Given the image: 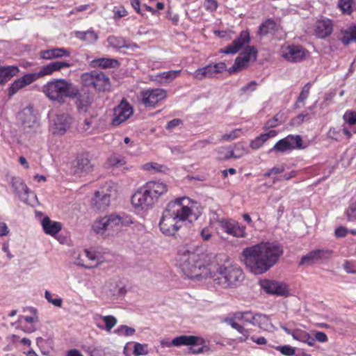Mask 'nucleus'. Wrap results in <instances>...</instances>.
Instances as JSON below:
<instances>
[{"label":"nucleus","mask_w":356,"mask_h":356,"mask_svg":"<svg viewBox=\"0 0 356 356\" xmlns=\"http://www.w3.org/2000/svg\"><path fill=\"white\" fill-rule=\"evenodd\" d=\"M107 41L109 46L114 49H129L130 47V44L122 37L111 35L107 38Z\"/></svg>","instance_id":"obj_38"},{"label":"nucleus","mask_w":356,"mask_h":356,"mask_svg":"<svg viewBox=\"0 0 356 356\" xmlns=\"http://www.w3.org/2000/svg\"><path fill=\"white\" fill-rule=\"evenodd\" d=\"M204 343L203 344L200 345L201 347L199 348H195V346H191V347L189 348V352L192 354L195 355L208 352L209 350V348Z\"/></svg>","instance_id":"obj_57"},{"label":"nucleus","mask_w":356,"mask_h":356,"mask_svg":"<svg viewBox=\"0 0 356 356\" xmlns=\"http://www.w3.org/2000/svg\"><path fill=\"white\" fill-rule=\"evenodd\" d=\"M10 184L13 188L14 192L17 194L20 200L27 202L29 194L31 192L27 187L24 181L18 177H13L10 180Z\"/></svg>","instance_id":"obj_22"},{"label":"nucleus","mask_w":356,"mask_h":356,"mask_svg":"<svg viewBox=\"0 0 356 356\" xmlns=\"http://www.w3.org/2000/svg\"><path fill=\"white\" fill-rule=\"evenodd\" d=\"M125 159L119 154H113L107 160V164L110 167H120L126 163Z\"/></svg>","instance_id":"obj_42"},{"label":"nucleus","mask_w":356,"mask_h":356,"mask_svg":"<svg viewBox=\"0 0 356 356\" xmlns=\"http://www.w3.org/2000/svg\"><path fill=\"white\" fill-rule=\"evenodd\" d=\"M263 330H268L269 327H273L269 317L267 315L261 314H256L254 325Z\"/></svg>","instance_id":"obj_40"},{"label":"nucleus","mask_w":356,"mask_h":356,"mask_svg":"<svg viewBox=\"0 0 356 356\" xmlns=\"http://www.w3.org/2000/svg\"><path fill=\"white\" fill-rule=\"evenodd\" d=\"M313 338L314 339V343H316V341H318V342L321 343H325L328 340L325 333L321 331L316 332L314 337Z\"/></svg>","instance_id":"obj_63"},{"label":"nucleus","mask_w":356,"mask_h":356,"mask_svg":"<svg viewBox=\"0 0 356 356\" xmlns=\"http://www.w3.org/2000/svg\"><path fill=\"white\" fill-rule=\"evenodd\" d=\"M260 286L268 293L280 296H288L290 293L288 285L284 282L264 280L260 282Z\"/></svg>","instance_id":"obj_13"},{"label":"nucleus","mask_w":356,"mask_h":356,"mask_svg":"<svg viewBox=\"0 0 356 356\" xmlns=\"http://www.w3.org/2000/svg\"><path fill=\"white\" fill-rule=\"evenodd\" d=\"M44 297L49 302H51L56 307H60L62 306L63 300L60 298H52L51 293L49 291L44 292Z\"/></svg>","instance_id":"obj_53"},{"label":"nucleus","mask_w":356,"mask_h":356,"mask_svg":"<svg viewBox=\"0 0 356 356\" xmlns=\"http://www.w3.org/2000/svg\"><path fill=\"white\" fill-rule=\"evenodd\" d=\"M76 105L79 113H86L92 102V98L88 93L81 94L78 92Z\"/></svg>","instance_id":"obj_30"},{"label":"nucleus","mask_w":356,"mask_h":356,"mask_svg":"<svg viewBox=\"0 0 356 356\" xmlns=\"http://www.w3.org/2000/svg\"><path fill=\"white\" fill-rule=\"evenodd\" d=\"M204 343V339L200 337L193 335H181L174 338L170 342L162 341V345L167 347L181 346H198Z\"/></svg>","instance_id":"obj_17"},{"label":"nucleus","mask_w":356,"mask_h":356,"mask_svg":"<svg viewBox=\"0 0 356 356\" xmlns=\"http://www.w3.org/2000/svg\"><path fill=\"white\" fill-rule=\"evenodd\" d=\"M302 140L299 135H289L286 137L277 141L273 147L270 150L280 152L291 151L295 149H302Z\"/></svg>","instance_id":"obj_10"},{"label":"nucleus","mask_w":356,"mask_h":356,"mask_svg":"<svg viewBox=\"0 0 356 356\" xmlns=\"http://www.w3.org/2000/svg\"><path fill=\"white\" fill-rule=\"evenodd\" d=\"M241 129H236L231 131L229 134H224L221 136V140H232L236 139L240 136Z\"/></svg>","instance_id":"obj_54"},{"label":"nucleus","mask_w":356,"mask_h":356,"mask_svg":"<svg viewBox=\"0 0 356 356\" xmlns=\"http://www.w3.org/2000/svg\"><path fill=\"white\" fill-rule=\"evenodd\" d=\"M39 78L37 73L26 74L19 79H16L8 88V95L10 98L18 90L32 83Z\"/></svg>","instance_id":"obj_19"},{"label":"nucleus","mask_w":356,"mask_h":356,"mask_svg":"<svg viewBox=\"0 0 356 356\" xmlns=\"http://www.w3.org/2000/svg\"><path fill=\"white\" fill-rule=\"evenodd\" d=\"M266 141V139L265 138L264 136L262 134L250 142V147L253 149H258Z\"/></svg>","instance_id":"obj_49"},{"label":"nucleus","mask_w":356,"mask_h":356,"mask_svg":"<svg viewBox=\"0 0 356 356\" xmlns=\"http://www.w3.org/2000/svg\"><path fill=\"white\" fill-rule=\"evenodd\" d=\"M347 220L348 221H355L356 220V205L351 204L346 211Z\"/></svg>","instance_id":"obj_56"},{"label":"nucleus","mask_w":356,"mask_h":356,"mask_svg":"<svg viewBox=\"0 0 356 356\" xmlns=\"http://www.w3.org/2000/svg\"><path fill=\"white\" fill-rule=\"evenodd\" d=\"M238 56L248 63L254 62L257 60V50L254 46H248Z\"/></svg>","instance_id":"obj_39"},{"label":"nucleus","mask_w":356,"mask_h":356,"mask_svg":"<svg viewBox=\"0 0 356 356\" xmlns=\"http://www.w3.org/2000/svg\"><path fill=\"white\" fill-rule=\"evenodd\" d=\"M166 95V90L162 88L145 90L141 92V102L146 107H155Z\"/></svg>","instance_id":"obj_11"},{"label":"nucleus","mask_w":356,"mask_h":356,"mask_svg":"<svg viewBox=\"0 0 356 356\" xmlns=\"http://www.w3.org/2000/svg\"><path fill=\"white\" fill-rule=\"evenodd\" d=\"M218 159L228 160L231 158L238 159L241 155H236L233 149L229 147H221L218 150Z\"/></svg>","instance_id":"obj_41"},{"label":"nucleus","mask_w":356,"mask_h":356,"mask_svg":"<svg viewBox=\"0 0 356 356\" xmlns=\"http://www.w3.org/2000/svg\"><path fill=\"white\" fill-rule=\"evenodd\" d=\"M81 81L84 87L99 92L109 91L111 87L108 76L103 72L92 70L83 73Z\"/></svg>","instance_id":"obj_8"},{"label":"nucleus","mask_w":356,"mask_h":356,"mask_svg":"<svg viewBox=\"0 0 356 356\" xmlns=\"http://www.w3.org/2000/svg\"><path fill=\"white\" fill-rule=\"evenodd\" d=\"M257 83L256 81H252L250 83H247L245 86H243L240 91L243 93H246L248 92H253L257 89Z\"/></svg>","instance_id":"obj_59"},{"label":"nucleus","mask_w":356,"mask_h":356,"mask_svg":"<svg viewBox=\"0 0 356 356\" xmlns=\"http://www.w3.org/2000/svg\"><path fill=\"white\" fill-rule=\"evenodd\" d=\"M340 40L344 44L356 40V24H353L348 28L341 30Z\"/></svg>","instance_id":"obj_34"},{"label":"nucleus","mask_w":356,"mask_h":356,"mask_svg":"<svg viewBox=\"0 0 356 356\" xmlns=\"http://www.w3.org/2000/svg\"><path fill=\"white\" fill-rule=\"evenodd\" d=\"M74 35L76 38L89 44L95 42L98 38L97 33L92 29L86 31H76Z\"/></svg>","instance_id":"obj_37"},{"label":"nucleus","mask_w":356,"mask_h":356,"mask_svg":"<svg viewBox=\"0 0 356 356\" xmlns=\"http://www.w3.org/2000/svg\"><path fill=\"white\" fill-rule=\"evenodd\" d=\"M332 251L328 249H316L312 250L302 257L300 266H313L327 261L332 257Z\"/></svg>","instance_id":"obj_9"},{"label":"nucleus","mask_w":356,"mask_h":356,"mask_svg":"<svg viewBox=\"0 0 356 356\" xmlns=\"http://www.w3.org/2000/svg\"><path fill=\"white\" fill-rule=\"evenodd\" d=\"M181 70H170L160 73L158 76L161 79H165L167 81L170 82L179 76L181 74Z\"/></svg>","instance_id":"obj_46"},{"label":"nucleus","mask_w":356,"mask_h":356,"mask_svg":"<svg viewBox=\"0 0 356 356\" xmlns=\"http://www.w3.org/2000/svg\"><path fill=\"white\" fill-rule=\"evenodd\" d=\"M295 340L307 343L310 346H314V339L311 337L306 331L296 329L293 330V337Z\"/></svg>","instance_id":"obj_35"},{"label":"nucleus","mask_w":356,"mask_h":356,"mask_svg":"<svg viewBox=\"0 0 356 356\" xmlns=\"http://www.w3.org/2000/svg\"><path fill=\"white\" fill-rule=\"evenodd\" d=\"M343 118L346 123L350 125L356 124V113L354 111H346L344 113Z\"/></svg>","instance_id":"obj_55"},{"label":"nucleus","mask_w":356,"mask_h":356,"mask_svg":"<svg viewBox=\"0 0 356 356\" xmlns=\"http://www.w3.org/2000/svg\"><path fill=\"white\" fill-rule=\"evenodd\" d=\"M332 32V24L330 19H323L317 21L315 29L316 36L320 38H325L329 36Z\"/></svg>","instance_id":"obj_26"},{"label":"nucleus","mask_w":356,"mask_h":356,"mask_svg":"<svg viewBox=\"0 0 356 356\" xmlns=\"http://www.w3.org/2000/svg\"><path fill=\"white\" fill-rule=\"evenodd\" d=\"M214 70L216 71V74L218 73H222L224 71L227 70V66L225 63L220 62L215 64H213Z\"/></svg>","instance_id":"obj_64"},{"label":"nucleus","mask_w":356,"mask_h":356,"mask_svg":"<svg viewBox=\"0 0 356 356\" xmlns=\"http://www.w3.org/2000/svg\"><path fill=\"white\" fill-rule=\"evenodd\" d=\"M191 74L193 75L194 79L199 81H202L204 79H208L207 72L204 67L197 69Z\"/></svg>","instance_id":"obj_52"},{"label":"nucleus","mask_w":356,"mask_h":356,"mask_svg":"<svg viewBox=\"0 0 356 356\" xmlns=\"http://www.w3.org/2000/svg\"><path fill=\"white\" fill-rule=\"evenodd\" d=\"M219 225L224 232L231 236L238 238L246 236L245 227L239 225L237 222L222 219L219 221Z\"/></svg>","instance_id":"obj_20"},{"label":"nucleus","mask_w":356,"mask_h":356,"mask_svg":"<svg viewBox=\"0 0 356 356\" xmlns=\"http://www.w3.org/2000/svg\"><path fill=\"white\" fill-rule=\"evenodd\" d=\"M104 322L105 323L104 329L107 332H110L111 329L117 324V318L113 316H101Z\"/></svg>","instance_id":"obj_48"},{"label":"nucleus","mask_w":356,"mask_h":356,"mask_svg":"<svg viewBox=\"0 0 356 356\" xmlns=\"http://www.w3.org/2000/svg\"><path fill=\"white\" fill-rule=\"evenodd\" d=\"M148 353L147 351V346L146 344H141L139 343H136L134 345V354L136 356L147 355Z\"/></svg>","instance_id":"obj_50"},{"label":"nucleus","mask_w":356,"mask_h":356,"mask_svg":"<svg viewBox=\"0 0 356 356\" xmlns=\"http://www.w3.org/2000/svg\"><path fill=\"white\" fill-rule=\"evenodd\" d=\"M119 65V61L114 58H99L93 59L90 62V66L94 68H115L118 67Z\"/></svg>","instance_id":"obj_27"},{"label":"nucleus","mask_w":356,"mask_h":356,"mask_svg":"<svg viewBox=\"0 0 356 356\" xmlns=\"http://www.w3.org/2000/svg\"><path fill=\"white\" fill-rule=\"evenodd\" d=\"M214 138L213 136H210L207 139L201 140L195 143V147L196 149L204 148L207 145L213 143Z\"/></svg>","instance_id":"obj_60"},{"label":"nucleus","mask_w":356,"mask_h":356,"mask_svg":"<svg viewBox=\"0 0 356 356\" xmlns=\"http://www.w3.org/2000/svg\"><path fill=\"white\" fill-rule=\"evenodd\" d=\"M111 195L104 191H95L92 199V206L97 211H104L110 205Z\"/></svg>","instance_id":"obj_23"},{"label":"nucleus","mask_w":356,"mask_h":356,"mask_svg":"<svg viewBox=\"0 0 356 356\" xmlns=\"http://www.w3.org/2000/svg\"><path fill=\"white\" fill-rule=\"evenodd\" d=\"M312 88V85L310 83H306L300 92L296 104L299 103H302L303 105L305 104V100L308 98L310 92V89Z\"/></svg>","instance_id":"obj_45"},{"label":"nucleus","mask_w":356,"mask_h":356,"mask_svg":"<svg viewBox=\"0 0 356 356\" xmlns=\"http://www.w3.org/2000/svg\"><path fill=\"white\" fill-rule=\"evenodd\" d=\"M22 131L26 137L31 138L41 132L40 118L33 106L24 107L18 114Z\"/></svg>","instance_id":"obj_7"},{"label":"nucleus","mask_w":356,"mask_h":356,"mask_svg":"<svg viewBox=\"0 0 356 356\" xmlns=\"http://www.w3.org/2000/svg\"><path fill=\"white\" fill-rule=\"evenodd\" d=\"M177 262L184 275L191 278H199L209 275L208 256L198 252L188 245L178 248Z\"/></svg>","instance_id":"obj_3"},{"label":"nucleus","mask_w":356,"mask_h":356,"mask_svg":"<svg viewBox=\"0 0 356 356\" xmlns=\"http://www.w3.org/2000/svg\"><path fill=\"white\" fill-rule=\"evenodd\" d=\"M225 321L233 329L241 334V336L238 339L239 342H245L250 339V330L245 329L243 325L238 324L236 321H234V318H225Z\"/></svg>","instance_id":"obj_31"},{"label":"nucleus","mask_w":356,"mask_h":356,"mask_svg":"<svg viewBox=\"0 0 356 356\" xmlns=\"http://www.w3.org/2000/svg\"><path fill=\"white\" fill-rule=\"evenodd\" d=\"M134 113L133 107L125 99H122L120 103L113 108V118L112 124L119 125L127 120Z\"/></svg>","instance_id":"obj_12"},{"label":"nucleus","mask_w":356,"mask_h":356,"mask_svg":"<svg viewBox=\"0 0 356 356\" xmlns=\"http://www.w3.org/2000/svg\"><path fill=\"white\" fill-rule=\"evenodd\" d=\"M279 28V24L273 19L269 18L260 24L258 34L261 36L274 34L278 31Z\"/></svg>","instance_id":"obj_28"},{"label":"nucleus","mask_w":356,"mask_h":356,"mask_svg":"<svg viewBox=\"0 0 356 356\" xmlns=\"http://www.w3.org/2000/svg\"><path fill=\"white\" fill-rule=\"evenodd\" d=\"M92 165L86 154L79 155L73 163V172L75 175L81 176L91 172Z\"/></svg>","instance_id":"obj_21"},{"label":"nucleus","mask_w":356,"mask_h":356,"mask_svg":"<svg viewBox=\"0 0 356 356\" xmlns=\"http://www.w3.org/2000/svg\"><path fill=\"white\" fill-rule=\"evenodd\" d=\"M108 221V228L111 232L119 230L123 226H128L133 223L130 216L125 213H111L106 216Z\"/></svg>","instance_id":"obj_16"},{"label":"nucleus","mask_w":356,"mask_h":356,"mask_svg":"<svg viewBox=\"0 0 356 356\" xmlns=\"http://www.w3.org/2000/svg\"><path fill=\"white\" fill-rule=\"evenodd\" d=\"M167 191L168 186L163 182L148 181L133 194L131 199V204L139 211L149 210Z\"/></svg>","instance_id":"obj_4"},{"label":"nucleus","mask_w":356,"mask_h":356,"mask_svg":"<svg viewBox=\"0 0 356 356\" xmlns=\"http://www.w3.org/2000/svg\"><path fill=\"white\" fill-rule=\"evenodd\" d=\"M71 52L69 49L63 47H56L49 49L42 50L40 56L44 60H53L63 57H70Z\"/></svg>","instance_id":"obj_24"},{"label":"nucleus","mask_w":356,"mask_h":356,"mask_svg":"<svg viewBox=\"0 0 356 356\" xmlns=\"http://www.w3.org/2000/svg\"><path fill=\"white\" fill-rule=\"evenodd\" d=\"M256 314L252 313L250 311L246 312H238L234 314L233 317L230 318H234V321H241L244 323H250L254 325Z\"/></svg>","instance_id":"obj_36"},{"label":"nucleus","mask_w":356,"mask_h":356,"mask_svg":"<svg viewBox=\"0 0 356 356\" xmlns=\"http://www.w3.org/2000/svg\"><path fill=\"white\" fill-rule=\"evenodd\" d=\"M247 65L248 63L245 62V60H242L241 56H238V57L234 60V65L229 67L227 71L229 74H234L238 71L241 70Z\"/></svg>","instance_id":"obj_44"},{"label":"nucleus","mask_w":356,"mask_h":356,"mask_svg":"<svg viewBox=\"0 0 356 356\" xmlns=\"http://www.w3.org/2000/svg\"><path fill=\"white\" fill-rule=\"evenodd\" d=\"M72 118L67 113H60L55 116L52 120L51 130L54 135L62 136L65 134L70 127Z\"/></svg>","instance_id":"obj_14"},{"label":"nucleus","mask_w":356,"mask_h":356,"mask_svg":"<svg viewBox=\"0 0 356 356\" xmlns=\"http://www.w3.org/2000/svg\"><path fill=\"white\" fill-rule=\"evenodd\" d=\"M276 350L286 356H293L295 355V349L289 345L277 346Z\"/></svg>","instance_id":"obj_51"},{"label":"nucleus","mask_w":356,"mask_h":356,"mask_svg":"<svg viewBox=\"0 0 356 356\" xmlns=\"http://www.w3.org/2000/svg\"><path fill=\"white\" fill-rule=\"evenodd\" d=\"M114 332L118 336L129 337L132 336L135 334L136 330L134 328L129 327L125 325H120L117 329L114 330Z\"/></svg>","instance_id":"obj_43"},{"label":"nucleus","mask_w":356,"mask_h":356,"mask_svg":"<svg viewBox=\"0 0 356 356\" xmlns=\"http://www.w3.org/2000/svg\"><path fill=\"white\" fill-rule=\"evenodd\" d=\"M108 222L107 220L106 216L100 217L97 218L92 225V230L97 234H104L106 232H108L109 233L110 229L108 228Z\"/></svg>","instance_id":"obj_33"},{"label":"nucleus","mask_w":356,"mask_h":356,"mask_svg":"<svg viewBox=\"0 0 356 356\" xmlns=\"http://www.w3.org/2000/svg\"><path fill=\"white\" fill-rule=\"evenodd\" d=\"M41 224L44 233L51 236H55L62 228L60 222L53 221L47 216L42 220Z\"/></svg>","instance_id":"obj_29"},{"label":"nucleus","mask_w":356,"mask_h":356,"mask_svg":"<svg viewBox=\"0 0 356 356\" xmlns=\"http://www.w3.org/2000/svg\"><path fill=\"white\" fill-rule=\"evenodd\" d=\"M71 67V63L67 61H55L51 62L41 67L39 73H37L40 76L50 75L54 72L60 70L63 68H67Z\"/></svg>","instance_id":"obj_25"},{"label":"nucleus","mask_w":356,"mask_h":356,"mask_svg":"<svg viewBox=\"0 0 356 356\" xmlns=\"http://www.w3.org/2000/svg\"><path fill=\"white\" fill-rule=\"evenodd\" d=\"M282 56L289 62L298 63L305 57V51L300 45H288L281 49Z\"/></svg>","instance_id":"obj_15"},{"label":"nucleus","mask_w":356,"mask_h":356,"mask_svg":"<svg viewBox=\"0 0 356 356\" xmlns=\"http://www.w3.org/2000/svg\"><path fill=\"white\" fill-rule=\"evenodd\" d=\"M353 0H339L338 6L343 14L350 15L352 10Z\"/></svg>","instance_id":"obj_47"},{"label":"nucleus","mask_w":356,"mask_h":356,"mask_svg":"<svg viewBox=\"0 0 356 356\" xmlns=\"http://www.w3.org/2000/svg\"><path fill=\"white\" fill-rule=\"evenodd\" d=\"M327 136L331 139L339 140L341 136V130L331 127L327 132Z\"/></svg>","instance_id":"obj_61"},{"label":"nucleus","mask_w":356,"mask_h":356,"mask_svg":"<svg viewBox=\"0 0 356 356\" xmlns=\"http://www.w3.org/2000/svg\"><path fill=\"white\" fill-rule=\"evenodd\" d=\"M183 124V120L181 119L175 118L170 121H169L166 126L165 129L168 131H173L176 127L182 125Z\"/></svg>","instance_id":"obj_58"},{"label":"nucleus","mask_w":356,"mask_h":356,"mask_svg":"<svg viewBox=\"0 0 356 356\" xmlns=\"http://www.w3.org/2000/svg\"><path fill=\"white\" fill-rule=\"evenodd\" d=\"M195 204L187 197H178L169 202L159 220L161 232L165 236H174L186 222L192 223L197 220L200 213L194 211Z\"/></svg>","instance_id":"obj_1"},{"label":"nucleus","mask_w":356,"mask_h":356,"mask_svg":"<svg viewBox=\"0 0 356 356\" xmlns=\"http://www.w3.org/2000/svg\"><path fill=\"white\" fill-rule=\"evenodd\" d=\"M42 91L50 100L64 103L65 98H74L78 89L64 79H54L42 86Z\"/></svg>","instance_id":"obj_5"},{"label":"nucleus","mask_w":356,"mask_h":356,"mask_svg":"<svg viewBox=\"0 0 356 356\" xmlns=\"http://www.w3.org/2000/svg\"><path fill=\"white\" fill-rule=\"evenodd\" d=\"M163 166L156 163H147L143 165V168L147 170H154V171H161Z\"/></svg>","instance_id":"obj_62"},{"label":"nucleus","mask_w":356,"mask_h":356,"mask_svg":"<svg viewBox=\"0 0 356 356\" xmlns=\"http://www.w3.org/2000/svg\"><path fill=\"white\" fill-rule=\"evenodd\" d=\"M283 254V249L276 243L261 242L244 248L242 261L254 275H262L272 268Z\"/></svg>","instance_id":"obj_2"},{"label":"nucleus","mask_w":356,"mask_h":356,"mask_svg":"<svg viewBox=\"0 0 356 356\" xmlns=\"http://www.w3.org/2000/svg\"><path fill=\"white\" fill-rule=\"evenodd\" d=\"M18 72V67L15 65L0 67V84L6 83L12 77L17 75Z\"/></svg>","instance_id":"obj_32"},{"label":"nucleus","mask_w":356,"mask_h":356,"mask_svg":"<svg viewBox=\"0 0 356 356\" xmlns=\"http://www.w3.org/2000/svg\"><path fill=\"white\" fill-rule=\"evenodd\" d=\"M250 34L247 31L241 32L238 37L233 40L232 44L224 49H221L220 52L225 54H234L237 53L245 44L250 42Z\"/></svg>","instance_id":"obj_18"},{"label":"nucleus","mask_w":356,"mask_h":356,"mask_svg":"<svg viewBox=\"0 0 356 356\" xmlns=\"http://www.w3.org/2000/svg\"><path fill=\"white\" fill-rule=\"evenodd\" d=\"M214 283L222 288H233L240 286L244 280L245 275L238 265H220L216 270Z\"/></svg>","instance_id":"obj_6"}]
</instances>
